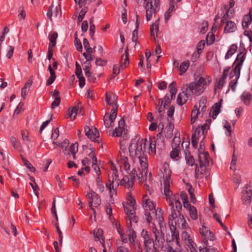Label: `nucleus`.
<instances>
[{"label":"nucleus","instance_id":"nucleus-36","mask_svg":"<svg viewBox=\"0 0 252 252\" xmlns=\"http://www.w3.org/2000/svg\"><path fill=\"white\" fill-rule=\"evenodd\" d=\"M189 61H185L183 63H182L180 66V75H182L183 73H184L186 70L188 69L189 66Z\"/></svg>","mask_w":252,"mask_h":252},{"label":"nucleus","instance_id":"nucleus-12","mask_svg":"<svg viewBox=\"0 0 252 252\" xmlns=\"http://www.w3.org/2000/svg\"><path fill=\"white\" fill-rule=\"evenodd\" d=\"M145 8L146 9V17L147 21L151 20L153 14L155 13V10L153 7L152 1L149 0L146 3Z\"/></svg>","mask_w":252,"mask_h":252},{"label":"nucleus","instance_id":"nucleus-15","mask_svg":"<svg viewBox=\"0 0 252 252\" xmlns=\"http://www.w3.org/2000/svg\"><path fill=\"white\" fill-rule=\"evenodd\" d=\"M182 239L184 240L185 244L188 247V248L189 247H192V246H193L195 245L188 232H183L182 234Z\"/></svg>","mask_w":252,"mask_h":252},{"label":"nucleus","instance_id":"nucleus-31","mask_svg":"<svg viewBox=\"0 0 252 252\" xmlns=\"http://www.w3.org/2000/svg\"><path fill=\"white\" fill-rule=\"evenodd\" d=\"M117 110L118 107L117 104H116L115 106H113V108L111 109L110 112V114L109 116H107L108 118L111 120V122H113L117 117Z\"/></svg>","mask_w":252,"mask_h":252},{"label":"nucleus","instance_id":"nucleus-5","mask_svg":"<svg viewBox=\"0 0 252 252\" xmlns=\"http://www.w3.org/2000/svg\"><path fill=\"white\" fill-rule=\"evenodd\" d=\"M129 154L133 157L136 155H139L142 151V139L139 135L135 136V138L131 140L128 147Z\"/></svg>","mask_w":252,"mask_h":252},{"label":"nucleus","instance_id":"nucleus-2","mask_svg":"<svg viewBox=\"0 0 252 252\" xmlns=\"http://www.w3.org/2000/svg\"><path fill=\"white\" fill-rule=\"evenodd\" d=\"M246 53V50H245V52H241L239 54H238L235 62L234 63L235 67L230 73V78L232 79L235 77V78L231 81L229 84V86L233 92H234L236 90L237 80L240 77V70L241 69V66L245 59Z\"/></svg>","mask_w":252,"mask_h":252},{"label":"nucleus","instance_id":"nucleus-6","mask_svg":"<svg viewBox=\"0 0 252 252\" xmlns=\"http://www.w3.org/2000/svg\"><path fill=\"white\" fill-rule=\"evenodd\" d=\"M187 88V85H184L182 87V92L180 93L178 96L177 102L180 105H183L188 99H191L193 95L192 92Z\"/></svg>","mask_w":252,"mask_h":252},{"label":"nucleus","instance_id":"nucleus-13","mask_svg":"<svg viewBox=\"0 0 252 252\" xmlns=\"http://www.w3.org/2000/svg\"><path fill=\"white\" fill-rule=\"evenodd\" d=\"M145 251L146 252H155V247L154 246V241L151 239H146L144 238Z\"/></svg>","mask_w":252,"mask_h":252},{"label":"nucleus","instance_id":"nucleus-27","mask_svg":"<svg viewBox=\"0 0 252 252\" xmlns=\"http://www.w3.org/2000/svg\"><path fill=\"white\" fill-rule=\"evenodd\" d=\"M78 110V108L76 106L74 107H70L68 109L67 115L72 120H73L75 119Z\"/></svg>","mask_w":252,"mask_h":252},{"label":"nucleus","instance_id":"nucleus-54","mask_svg":"<svg viewBox=\"0 0 252 252\" xmlns=\"http://www.w3.org/2000/svg\"><path fill=\"white\" fill-rule=\"evenodd\" d=\"M107 61L105 60L100 58H97L95 60V64L97 66H104L106 65Z\"/></svg>","mask_w":252,"mask_h":252},{"label":"nucleus","instance_id":"nucleus-39","mask_svg":"<svg viewBox=\"0 0 252 252\" xmlns=\"http://www.w3.org/2000/svg\"><path fill=\"white\" fill-rule=\"evenodd\" d=\"M163 211L160 208L158 209L156 211L155 216H157V220L158 222H161L164 220L163 217Z\"/></svg>","mask_w":252,"mask_h":252},{"label":"nucleus","instance_id":"nucleus-21","mask_svg":"<svg viewBox=\"0 0 252 252\" xmlns=\"http://www.w3.org/2000/svg\"><path fill=\"white\" fill-rule=\"evenodd\" d=\"M241 99L245 104L249 105L251 100L252 99V94L247 92H245L242 94Z\"/></svg>","mask_w":252,"mask_h":252},{"label":"nucleus","instance_id":"nucleus-64","mask_svg":"<svg viewBox=\"0 0 252 252\" xmlns=\"http://www.w3.org/2000/svg\"><path fill=\"white\" fill-rule=\"evenodd\" d=\"M7 53L6 54V57L8 59H10L13 54L14 47L12 46H8L7 47Z\"/></svg>","mask_w":252,"mask_h":252},{"label":"nucleus","instance_id":"nucleus-37","mask_svg":"<svg viewBox=\"0 0 252 252\" xmlns=\"http://www.w3.org/2000/svg\"><path fill=\"white\" fill-rule=\"evenodd\" d=\"M23 163L29 169L31 172H34L35 171V168L32 165L31 162L27 160L25 158L23 157L22 158Z\"/></svg>","mask_w":252,"mask_h":252},{"label":"nucleus","instance_id":"nucleus-20","mask_svg":"<svg viewBox=\"0 0 252 252\" xmlns=\"http://www.w3.org/2000/svg\"><path fill=\"white\" fill-rule=\"evenodd\" d=\"M236 29V24L232 21H227L224 29L225 32H232Z\"/></svg>","mask_w":252,"mask_h":252},{"label":"nucleus","instance_id":"nucleus-47","mask_svg":"<svg viewBox=\"0 0 252 252\" xmlns=\"http://www.w3.org/2000/svg\"><path fill=\"white\" fill-rule=\"evenodd\" d=\"M10 141L12 143V146L13 148L15 149H18L20 147L21 144L19 141H17L16 138L12 136L10 138Z\"/></svg>","mask_w":252,"mask_h":252},{"label":"nucleus","instance_id":"nucleus-35","mask_svg":"<svg viewBox=\"0 0 252 252\" xmlns=\"http://www.w3.org/2000/svg\"><path fill=\"white\" fill-rule=\"evenodd\" d=\"M96 184L99 191L100 193H102L104 191V186L102 184L100 176H97V177L96 178Z\"/></svg>","mask_w":252,"mask_h":252},{"label":"nucleus","instance_id":"nucleus-43","mask_svg":"<svg viewBox=\"0 0 252 252\" xmlns=\"http://www.w3.org/2000/svg\"><path fill=\"white\" fill-rule=\"evenodd\" d=\"M128 229H129V233L128 234L129 240L131 243H134L136 238V232L133 230L130 229V228Z\"/></svg>","mask_w":252,"mask_h":252},{"label":"nucleus","instance_id":"nucleus-26","mask_svg":"<svg viewBox=\"0 0 252 252\" xmlns=\"http://www.w3.org/2000/svg\"><path fill=\"white\" fill-rule=\"evenodd\" d=\"M184 152L187 163L189 165L193 166L194 165V160L193 157L190 155L189 150H185Z\"/></svg>","mask_w":252,"mask_h":252},{"label":"nucleus","instance_id":"nucleus-49","mask_svg":"<svg viewBox=\"0 0 252 252\" xmlns=\"http://www.w3.org/2000/svg\"><path fill=\"white\" fill-rule=\"evenodd\" d=\"M201 134L202 135H204L205 134V130H203L202 127L198 126L196 128L194 133L192 134V135H195V137H197V138H198Z\"/></svg>","mask_w":252,"mask_h":252},{"label":"nucleus","instance_id":"nucleus-58","mask_svg":"<svg viewBox=\"0 0 252 252\" xmlns=\"http://www.w3.org/2000/svg\"><path fill=\"white\" fill-rule=\"evenodd\" d=\"M158 20L155 24L150 26V31L152 35H154L155 32L158 31Z\"/></svg>","mask_w":252,"mask_h":252},{"label":"nucleus","instance_id":"nucleus-63","mask_svg":"<svg viewBox=\"0 0 252 252\" xmlns=\"http://www.w3.org/2000/svg\"><path fill=\"white\" fill-rule=\"evenodd\" d=\"M179 156V148H172V150L170 153V157L172 159H175Z\"/></svg>","mask_w":252,"mask_h":252},{"label":"nucleus","instance_id":"nucleus-55","mask_svg":"<svg viewBox=\"0 0 252 252\" xmlns=\"http://www.w3.org/2000/svg\"><path fill=\"white\" fill-rule=\"evenodd\" d=\"M201 157H202L203 164L209 165V154L207 152L205 153H202V154H201Z\"/></svg>","mask_w":252,"mask_h":252},{"label":"nucleus","instance_id":"nucleus-40","mask_svg":"<svg viewBox=\"0 0 252 252\" xmlns=\"http://www.w3.org/2000/svg\"><path fill=\"white\" fill-rule=\"evenodd\" d=\"M88 9H89L88 7L86 6V7H84L81 9V10L80 12V13L78 16V18H77L78 21L79 22H80L83 20L86 13L88 11Z\"/></svg>","mask_w":252,"mask_h":252},{"label":"nucleus","instance_id":"nucleus-59","mask_svg":"<svg viewBox=\"0 0 252 252\" xmlns=\"http://www.w3.org/2000/svg\"><path fill=\"white\" fill-rule=\"evenodd\" d=\"M224 83H225V79L221 77H220L219 79V80L217 81V82L216 84V85H215L216 89H221L222 87V86H223Z\"/></svg>","mask_w":252,"mask_h":252},{"label":"nucleus","instance_id":"nucleus-30","mask_svg":"<svg viewBox=\"0 0 252 252\" xmlns=\"http://www.w3.org/2000/svg\"><path fill=\"white\" fill-rule=\"evenodd\" d=\"M237 49V46L236 45H231L225 55V59L227 60L229 59L236 52Z\"/></svg>","mask_w":252,"mask_h":252},{"label":"nucleus","instance_id":"nucleus-25","mask_svg":"<svg viewBox=\"0 0 252 252\" xmlns=\"http://www.w3.org/2000/svg\"><path fill=\"white\" fill-rule=\"evenodd\" d=\"M78 150V144L76 142L75 143H72L70 147L68 148L67 152V151L64 152V154L66 155L67 156H70V154H73L74 153H77Z\"/></svg>","mask_w":252,"mask_h":252},{"label":"nucleus","instance_id":"nucleus-62","mask_svg":"<svg viewBox=\"0 0 252 252\" xmlns=\"http://www.w3.org/2000/svg\"><path fill=\"white\" fill-rule=\"evenodd\" d=\"M205 42L203 40H201L200 41H199L197 46L196 52H197L199 54H200L202 51L203 50Z\"/></svg>","mask_w":252,"mask_h":252},{"label":"nucleus","instance_id":"nucleus-42","mask_svg":"<svg viewBox=\"0 0 252 252\" xmlns=\"http://www.w3.org/2000/svg\"><path fill=\"white\" fill-rule=\"evenodd\" d=\"M198 113L199 110H198L197 106H195L191 113V123L192 124L194 123L195 119L197 117Z\"/></svg>","mask_w":252,"mask_h":252},{"label":"nucleus","instance_id":"nucleus-1","mask_svg":"<svg viewBox=\"0 0 252 252\" xmlns=\"http://www.w3.org/2000/svg\"><path fill=\"white\" fill-rule=\"evenodd\" d=\"M212 82L211 78L209 76L204 77L201 76H198L196 77L195 81L189 84H186L187 88H189L192 92V94L196 96L201 94L207 87Z\"/></svg>","mask_w":252,"mask_h":252},{"label":"nucleus","instance_id":"nucleus-50","mask_svg":"<svg viewBox=\"0 0 252 252\" xmlns=\"http://www.w3.org/2000/svg\"><path fill=\"white\" fill-rule=\"evenodd\" d=\"M24 104L22 102H20L19 104L17 106L15 110H14L13 118H16V116L18 115L21 112V109H22Z\"/></svg>","mask_w":252,"mask_h":252},{"label":"nucleus","instance_id":"nucleus-51","mask_svg":"<svg viewBox=\"0 0 252 252\" xmlns=\"http://www.w3.org/2000/svg\"><path fill=\"white\" fill-rule=\"evenodd\" d=\"M180 143V137L177 136H175L173 140L172 143V147L174 148H179V145Z\"/></svg>","mask_w":252,"mask_h":252},{"label":"nucleus","instance_id":"nucleus-44","mask_svg":"<svg viewBox=\"0 0 252 252\" xmlns=\"http://www.w3.org/2000/svg\"><path fill=\"white\" fill-rule=\"evenodd\" d=\"M198 160L199 162V166L201 169L200 173L201 174H204L206 172L207 166H208L209 165L203 164L202 157L200 155L199 156Z\"/></svg>","mask_w":252,"mask_h":252},{"label":"nucleus","instance_id":"nucleus-24","mask_svg":"<svg viewBox=\"0 0 252 252\" xmlns=\"http://www.w3.org/2000/svg\"><path fill=\"white\" fill-rule=\"evenodd\" d=\"M175 2L174 0H171L169 3V7L167 11L164 14L165 20L167 21L171 16V13L175 9Z\"/></svg>","mask_w":252,"mask_h":252},{"label":"nucleus","instance_id":"nucleus-7","mask_svg":"<svg viewBox=\"0 0 252 252\" xmlns=\"http://www.w3.org/2000/svg\"><path fill=\"white\" fill-rule=\"evenodd\" d=\"M135 198L129 195L126 203H123L124 210L126 214L129 217L130 215L135 213L136 203Z\"/></svg>","mask_w":252,"mask_h":252},{"label":"nucleus","instance_id":"nucleus-14","mask_svg":"<svg viewBox=\"0 0 252 252\" xmlns=\"http://www.w3.org/2000/svg\"><path fill=\"white\" fill-rule=\"evenodd\" d=\"M158 224L159 225L160 227V234L161 236H158L157 234H155V237L157 240H158V242L161 241L162 242V240H164V235L165 234V233L166 232V227H165V223L164 222V221H162L161 222H158Z\"/></svg>","mask_w":252,"mask_h":252},{"label":"nucleus","instance_id":"nucleus-33","mask_svg":"<svg viewBox=\"0 0 252 252\" xmlns=\"http://www.w3.org/2000/svg\"><path fill=\"white\" fill-rule=\"evenodd\" d=\"M128 174H129V178L130 179L131 183V184H133V182L135 179L136 176H137V177H138L139 179H140L139 175L142 174V172H140L139 173V175H138L136 169L135 168H133L132 171L130 170V171H129Z\"/></svg>","mask_w":252,"mask_h":252},{"label":"nucleus","instance_id":"nucleus-22","mask_svg":"<svg viewBox=\"0 0 252 252\" xmlns=\"http://www.w3.org/2000/svg\"><path fill=\"white\" fill-rule=\"evenodd\" d=\"M119 185L121 186H124L126 188H130L132 187L133 184H131L130 179L127 176H125L122 179H121L119 183Z\"/></svg>","mask_w":252,"mask_h":252},{"label":"nucleus","instance_id":"nucleus-57","mask_svg":"<svg viewBox=\"0 0 252 252\" xmlns=\"http://www.w3.org/2000/svg\"><path fill=\"white\" fill-rule=\"evenodd\" d=\"M89 149L91 150V152L89 154V156L91 158H92V161H93V164L94 163H97V158L95 155L94 149V148H89Z\"/></svg>","mask_w":252,"mask_h":252},{"label":"nucleus","instance_id":"nucleus-23","mask_svg":"<svg viewBox=\"0 0 252 252\" xmlns=\"http://www.w3.org/2000/svg\"><path fill=\"white\" fill-rule=\"evenodd\" d=\"M148 163L145 162L143 160V171L145 172V176L146 177V182L150 183L152 181V174L149 172L147 169Z\"/></svg>","mask_w":252,"mask_h":252},{"label":"nucleus","instance_id":"nucleus-9","mask_svg":"<svg viewBox=\"0 0 252 252\" xmlns=\"http://www.w3.org/2000/svg\"><path fill=\"white\" fill-rule=\"evenodd\" d=\"M168 224L170 227V232L171 234V239L169 238H166L167 242H170L172 241L177 240L179 238V233L176 230V225H178L175 220L168 219Z\"/></svg>","mask_w":252,"mask_h":252},{"label":"nucleus","instance_id":"nucleus-52","mask_svg":"<svg viewBox=\"0 0 252 252\" xmlns=\"http://www.w3.org/2000/svg\"><path fill=\"white\" fill-rule=\"evenodd\" d=\"M172 198V200L173 201L175 200V204L176 208L178 212H180V210L182 209V204L180 201L178 200H176L175 196H172V194L170 196Z\"/></svg>","mask_w":252,"mask_h":252},{"label":"nucleus","instance_id":"nucleus-4","mask_svg":"<svg viewBox=\"0 0 252 252\" xmlns=\"http://www.w3.org/2000/svg\"><path fill=\"white\" fill-rule=\"evenodd\" d=\"M143 208L144 209V215L147 223L152 221L153 216L156 212L155 205L150 199L147 198V195L143 196Z\"/></svg>","mask_w":252,"mask_h":252},{"label":"nucleus","instance_id":"nucleus-53","mask_svg":"<svg viewBox=\"0 0 252 252\" xmlns=\"http://www.w3.org/2000/svg\"><path fill=\"white\" fill-rule=\"evenodd\" d=\"M74 44L76 50L79 52H82L83 47L82 45V43L81 41L78 39V38H76L75 40H74Z\"/></svg>","mask_w":252,"mask_h":252},{"label":"nucleus","instance_id":"nucleus-18","mask_svg":"<svg viewBox=\"0 0 252 252\" xmlns=\"http://www.w3.org/2000/svg\"><path fill=\"white\" fill-rule=\"evenodd\" d=\"M121 62V63L123 64V65L121 66L122 69L126 67L127 65L129 63L128 52L127 48L125 50L124 54L122 56Z\"/></svg>","mask_w":252,"mask_h":252},{"label":"nucleus","instance_id":"nucleus-46","mask_svg":"<svg viewBox=\"0 0 252 252\" xmlns=\"http://www.w3.org/2000/svg\"><path fill=\"white\" fill-rule=\"evenodd\" d=\"M189 215L191 218L194 220L197 219V210L195 207H191L190 210H189Z\"/></svg>","mask_w":252,"mask_h":252},{"label":"nucleus","instance_id":"nucleus-60","mask_svg":"<svg viewBox=\"0 0 252 252\" xmlns=\"http://www.w3.org/2000/svg\"><path fill=\"white\" fill-rule=\"evenodd\" d=\"M51 117L50 119L42 123L39 129L40 133H41L42 130L49 125V124L50 123V122L52 120V114L51 113L50 114Z\"/></svg>","mask_w":252,"mask_h":252},{"label":"nucleus","instance_id":"nucleus-11","mask_svg":"<svg viewBox=\"0 0 252 252\" xmlns=\"http://www.w3.org/2000/svg\"><path fill=\"white\" fill-rule=\"evenodd\" d=\"M246 189V192L243 195L242 200L243 204L249 205L252 200V190L249 189L248 186H247Z\"/></svg>","mask_w":252,"mask_h":252},{"label":"nucleus","instance_id":"nucleus-3","mask_svg":"<svg viewBox=\"0 0 252 252\" xmlns=\"http://www.w3.org/2000/svg\"><path fill=\"white\" fill-rule=\"evenodd\" d=\"M170 176L166 174L164 179V192L166 197V200L169 202V205L171 206V214L169 216L168 219L174 220L177 217L175 210L174 209V204L172 198L170 196L172 195V191L170 189Z\"/></svg>","mask_w":252,"mask_h":252},{"label":"nucleus","instance_id":"nucleus-32","mask_svg":"<svg viewBox=\"0 0 252 252\" xmlns=\"http://www.w3.org/2000/svg\"><path fill=\"white\" fill-rule=\"evenodd\" d=\"M207 242H204V246L203 247L204 248H201L200 247L199 251L200 252H218L217 250L214 247H212L211 246H207Z\"/></svg>","mask_w":252,"mask_h":252},{"label":"nucleus","instance_id":"nucleus-38","mask_svg":"<svg viewBox=\"0 0 252 252\" xmlns=\"http://www.w3.org/2000/svg\"><path fill=\"white\" fill-rule=\"evenodd\" d=\"M121 159H122L124 162V168L125 170L127 173H129V171H130V164L128 162V158L125 156H122L121 155Z\"/></svg>","mask_w":252,"mask_h":252},{"label":"nucleus","instance_id":"nucleus-28","mask_svg":"<svg viewBox=\"0 0 252 252\" xmlns=\"http://www.w3.org/2000/svg\"><path fill=\"white\" fill-rule=\"evenodd\" d=\"M144 148L150 150L152 152H155L156 144L153 143L151 140H148L146 139L144 142Z\"/></svg>","mask_w":252,"mask_h":252},{"label":"nucleus","instance_id":"nucleus-56","mask_svg":"<svg viewBox=\"0 0 252 252\" xmlns=\"http://www.w3.org/2000/svg\"><path fill=\"white\" fill-rule=\"evenodd\" d=\"M215 40V35L213 33L209 32L207 36L206 41L207 44H212Z\"/></svg>","mask_w":252,"mask_h":252},{"label":"nucleus","instance_id":"nucleus-17","mask_svg":"<svg viewBox=\"0 0 252 252\" xmlns=\"http://www.w3.org/2000/svg\"><path fill=\"white\" fill-rule=\"evenodd\" d=\"M58 34L57 32H51L49 34V40L50 41V43L48 45V47H54L56 45V40L58 38Z\"/></svg>","mask_w":252,"mask_h":252},{"label":"nucleus","instance_id":"nucleus-10","mask_svg":"<svg viewBox=\"0 0 252 252\" xmlns=\"http://www.w3.org/2000/svg\"><path fill=\"white\" fill-rule=\"evenodd\" d=\"M199 232L200 234L203 237V242H207L208 240L213 241L214 240V235L210 231L208 228L202 225L201 228H199Z\"/></svg>","mask_w":252,"mask_h":252},{"label":"nucleus","instance_id":"nucleus-48","mask_svg":"<svg viewBox=\"0 0 252 252\" xmlns=\"http://www.w3.org/2000/svg\"><path fill=\"white\" fill-rule=\"evenodd\" d=\"M113 96V97H115V95L113 94L108 95L107 94H106V97H105V101L106 103L111 106H114L116 104H115V102L114 100H111L112 96Z\"/></svg>","mask_w":252,"mask_h":252},{"label":"nucleus","instance_id":"nucleus-19","mask_svg":"<svg viewBox=\"0 0 252 252\" xmlns=\"http://www.w3.org/2000/svg\"><path fill=\"white\" fill-rule=\"evenodd\" d=\"M222 101V99H220L219 102L216 103L212 108V117L214 119L216 118L220 112Z\"/></svg>","mask_w":252,"mask_h":252},{"label":"nucleus","instance_id":"nucleus-34","mask_svg":"<svg viewBox=\"0 0 252 252\" xmlns=\"http://www.w3.org/2000/svg\"><path fill=\"white\" fill-rule=\"evenodd\" d=\"M168 89L172 98L174 97L177 92L176 83L175 82H172L169 85Z\"/></svg>","mask_w":252,"mask_h":252},{"label":"nucleus","instance_id":"nucleus-8","mask_svg":"<svg viewBox=\"0 0 252 252\" xmlns=\"http://www.w3.org/2000/svg\"><path fill=\"white\" fill-rule=\"evenodd\" d=\"M85 135L89 138L91 141L97 142L98 144H101V147L102 148V143L98 140H96V138L99 137V132L97 129L94 127V130L91 129L88 126L85 127Z\"/></svg>","mask_w":252,"mask_h":252},{"label":"nucleus","instance_id":"nucleus-45","mask_svg":"<svg viewBox=\"0 0 252 252\" xmlns=\"http://www.w3.org/2000/svg\"><path fill=\"white\" fill-rule=\"evenodd\" d=\"M125 128H121L120 127H117L115 129L113 135L116 137H121L122 135L123 132H125Z\"/></svg>","mask_w":252,"mask_h":252},{"label":"nucleus","instance_id":"nucleus-61","mask_svg":"<svg viewBox=\"0 0 252 252\" xmlns=\"http://www.w3.org/2000/svg\"><path fill=\"white\" fill-rule=\"evenodd\" d=\"M186 220L183 215H179V217L178 218V222L177 224L178 226L180 227V225L181 224L182 228H184L185 226Z\"/></svg>","mask_w":252,"mask_h":252},{"label":"nucleus","instance_id":"nucleus-41","mask_svg":"<svg viewBox=\"0 0 252 252\" xmlns=\"http://www.w3.org/2000/svg\"><path fill=\"white\" fill-rule=\"evenodd\" d=\"M93 193L94 194V202L95 207H97L99 206L101 202V200L100 198V196L97 194L95 192L93 191Z\"/></svg>","mask_w":252,"mask_h":252},{"label":"nucleus","instance_id":"nucleus-29","mask_svg":"<svg viewBox=\"0 0 252 252\" xmlns=\"http://www.w3.org/2000/svg\"><path fill=\"white\" fill-rule=\"evenodd\" d=\"M138 15H136V28L133 31L132 34V41L133 42L137 43L138 40V29L139 27V23L138 21Z\"/></svg>","mask_w":252,"mask_h":252},{"label":"nucleus","instance_id":"nucleus-16","mask_svg":"<svg viewBox=\"0 0 252 252\" xmlns=\"http://www.w3.org/2000/svg\"><path fill=\"white\" fill-rule=\"evenodd\" d=\"M32 80L29 79L28 82L26 83L22 88L21 90V96L23 99H25L26 95L30 90L32 85Z\"/></svg>","mask_w":252,"mask_h":252}]
</instances>
